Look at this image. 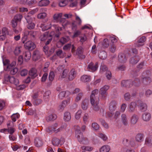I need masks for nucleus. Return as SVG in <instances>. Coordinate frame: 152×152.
Here are the masks:
<instances>
[{
	"label": "nucleus",
	"mask_w": 152,
	"mask_h": 152,
	"mask_svg": "<svg viewBox=\"0 0 152 152\" xmlns=\"http://www.w3.org/2000/svg\"><path fill=\"white\" fill-rule=\"evenodd\" d=\"M55 30V32L52 31L49 35L48 32H45L43 35L40 37L41 41H44L47 39L46 45L49 44L52 40V36H55L58 37L61 34L60 31L62 30V28L59 27L58 25H54L53 26Z\"/></svg>",
	"instance_id": "obj_1"
},
{
	"label": "nucleus",
	"mask_w": 152,
	"mask_h": 152,
	"mask_svg": "<svg viewBox=\"0 0 152 152\" xmlns=\"http://www.w3.org/2000/svg\"><path fill=\"white\" fill-rule=\"evenodd\" d=\"M98 90L95 89L92 92L90 96V101L91 104L93 107L94 110L97 111L99 110L98 105L99 101V98L95 96V95L98 93Z\"/></svg>",
	"instance_id": "obj_2"
},
{
	"label": "nucleus",
	"mask_w": 152,
	"mask_h": 152,
	"mask_svg": "<svg viewBox=\"0 0 152 152\" xmlns=\"http://www.w3.org/2000/svg\"><path fill=\"white\" fill-rule=\"evenodd\" d=\"M77 129L75 132V136L77 138L79 142L80 143L83 144H87L89 143L88 139L86 137H84L83 133H82L80 130L77 129L79 127L78 126H76Z\"/></svg>",
	"instance_id": "obj_3"
},
{
	"label": "nucleus",
	"mask_w": 152,
	"mask_h": 152,
	"mask_svg": "<svg viewBox=\"0 0 152 152\" xmlns=\"http://www.w3.org/2000/svg\"><path fill=\"white\" fill-rule=\"evenodd\" d=\"M62 15V13H56L53 15V18L54 20L57 22H60L62 23V26L64 27L68 24L69 22L65 19L61 18Z\"/></svg>",
	"instance_id": "obj_4"
},
{
	"label": "nucleus",
	"mask_w": 152,
	"mask_h": 152,
	"mask_svg": "<svg viewBox=\"0 0 152 152\" xmlns=\"http://www.w3.org/2000/svg\"><path fill=\"white\" fill-rule=\"evenodd\" d=\"M150 73V72L149 71H147L143 72L141 81L144 84L148 85L151 82V79L147 76V75Z\"/></svg>",
	"instance_id": "obj_5"
},
{
	"label": "nucleus",
	"mask_w": 152,
	"mask_h": 152,
	"mask_svg": "<svg viewBox=\"0 0 152 152\" xmlns=\"http://www.w3.org/2000/svg\"><path fill=\"white\" fill-rule=\"evenodd\" d=\"M14 124L11 121H9L7 124V129H4L1 130L4 132L7 131L10 134H13L15 131V129L14 127Z\"/></svg>",
	"instance_id": "obj_6"
},
{
	"label": "nucleus",
	"mask_w": 152,
	"mask_h": 152,
	"mask_svg": "<svg viewBox=\"0 0 152 152\" xmlns=\"http://www.w3.org/2000/svg\"><path fill=\"white\" fill-rule=\"evenodd\" d=\"M22 18L23 16L20 14H17L15 16L11 21L12 27L14 28H15L17 26L18 23L21 22Z\"/></svg>",
	"instance_id": "obj_7"
},
{
	"label": "nucleus",
	"mask_w": 152,
	"mask_h": 152,
	"mask_svg": "<svg viewBox=\"0 0 152 152\" xmlns=\"http://www.w3.org/2000/svg\"><path fill=\"white\" fill-rule=\"evenodd\" d=\"M3 62L4 66V70L6 71H8L9 69H10L13 66H15L16 64V62L15 61H13L10 64L9 60L7 59H3Z\"/></svg>",
	"instance_id": "obj_8"
},
{
	"label": "nucleus",
	"mask_w": 152,
	"mask_h": 152,
	"mask_svg": "<svg viewBox=\"0 0 152 152\" xmlns=\"http://www.w3.org/2000/svg\"><path fill=\"white\" fill-rule=\"evenodd\" d=\"M65 142V139L63 137H61L60 139L56 137L53 138L52 143L53 145L58 146V145H62Z\"/></svg>",
	"instance_id": "obj_9"
},
{
	"label": "nucleus",
	"mask_w": 152,
	"mask_h": 152,
	"mask_svg": "<svg viewBox=\"0 0 152 152\" xmlns=\"http://www.w3.org/2000/svg\"><path fill=\"white\" fill-rule=\"evenodd\" d=\"M58 126V124L55 123L52 126L49 127L46 129L47 132L49 133L51 132L52 131H54L55 133H57L62 130L63 129V127L62 126L61 127L56 130Z\"/></svg>",
	"instance_id": "obj_10"
},
{
	"label": "nucleus",
	"mask_w": 152,
	"mask_h": 152,
	"mask_svg": "<svg viewBox=\"0 0 152 152\" xmlns=\"http://www.w3.org/2000/svg\"><path fill=\"white\" fill-rule=\"evenodd\" d=\"M25 18L28 23L27 25V28L29 29H33L35 27V25L34 23L32 22L33 21L32 18L29 15H27L25 16Z\"/></svg>",
	"instance_id": "obj_11"
},
{
	"label": "nucleus",
	"mask_w": 152,
	"mask_h": 152,
	"mask_svg": "<svg viewBox=\"0 0 152 152\" xmlns=\"http://www.w3.org/2000/svg\"><path fill=\"white\" fill-rule=\"evenodd\" d=\"M134 82H133L132 83V84H131V83L132 82L131 80H127L126 81L123 80L121 82V85L122 86L124 87H131L133 85L136 86V85L135 83L136 82L135 81L137 82H140V80L138 79H136L134 80Z\"/></svg>",
	"instance_id": "obj_12"
},
{
	"label": "nucleus",
	"mask_w": 152,
	"mask_h": 152,
	"mask_svg": "<svg viewBox=\"0 0 152 152\" xmlns=\"http://www.w3.org/2000/svg\"><path fill=\"white\" fill-rule=\"evenodd\" d=\"M24 48L29 50H32L36 47L34 43L31 41H28L25 43Z\"/></svg>",
	"instance_id": "obj_13"
},
{
	"label": "nucleus",
	"mask_w": 152,
	"mask_h": 152,
	"mask_svg": "<svg viewBox=\"0 0 152 152\" xmlns=\"http://www.w3.org/2000/svg\"><path fill=\"white\" fill-rule=\"evenodd\" d=\"M116 102L115 101H113L110 102L109 107V109L110 112V114L109 113H107L106 114L109 117H111L112 116V112L115 110L116 108Z\"/></svg>",
	"instance_id": "obj_14"
},
{
	"label": "nucleus",
	"mask_w": 152,
	"mask_h": 152,
	"mask_svg": "<svg viewBox=\"0 0 152 152\" xmlns=\"http://www.w3.org/2000/svg\"><path fill=\"white\" fill-rule=\"evenodd\" d=\"M98 63L96 62L94 64L92 62H91L88 66V69L89 71L94 72L96 71L98 68Z\"/></svg>",
	"instance_id": "obj_15"
},
{
	"label": "nucleus",
	"mask_w": 152,
	"mask_h": 152,
	"mask_svg": "<svg viewBox=\"0 0 152 152\" xmlns=\"http://www.w3.org/2000/svg\"><path fill=\"white\" fill-rule=\"evenodd\" d=\"M76 71L74 69H72L69 72L68 79L69 80H72L76 77Z\"/></svg>",
	"instance_id": "obj_16"
},
{
	"label": "nucleus",
	"mask_w": 152,
	"mask_h": 152,
	"mask_svg": "<svg viewBox=\"0 0 152 152\" xmlns=\"http://www.w3.org/2000/svg\"><path fill=\"white\" fill-rule=\"evenodd\" d=\"M109 86H104L101 88L99 92L100 94L102 96L103 98H105L107 95V91L109 89Z\"/></svg>",
	"instance_id": "obj_17"
},
{
	"label": "nucleus",
	"mask_w": 152,
	"mask_h": 152,
	"mask_svg": "<svg viewBox=\"0 0 152 152\" xmlns=\"http://www.w3.org/2000/svg\"><path fill=\"white\" fill-rule=\"evenodd\" d=\"M40 27L42 28V31H45L50 28L51 27V23L50 22L45 23H42Z\"/></svg>",
	"instance_id": "obj_18"
},
{
	"label": "nucleus",
	"mask_w": 152,
	"mask_h": 152,
	"mask_svg": "<svg viewBox=\"0 0 152 152\" xmlns=\"http://www.w3.org/2000/svg\"><path fill=\"white\" fill-rule=\"evenodd\" d=\"M8 34V31L7 28L4 27L2 29V34L0 35V40L2 41L5 39L6 37V35Z\"/></svg>",
	"instance_id": "obj_19"
},
{
	"label": "nucleus",
	"mask_w": 152,
	"mask_h": 152,
	"mask_svg": "<svg viewBox=\"0 0 152 152\" xmlns=\"http://www.w3.org/2000/svg\"><path fill=\"white\" fill-rule=\"evenodd\" d=\"M34 144L36 147H40L42 146L43 144L42 139L40 137H36L34 140Z\"/></svg>",
	"instance_id": "obj_20"
},
{
	"label": "nucleus",
	"mask_w": 152,
	"mask_h": 152,
	"mask_svg": "<svg viewBox=\"0 0 152 152\" xmlns=\"http://www.w3.org/2000/svg\"><path fill=\"white\" fill-rule=\"evenodd\" d=\"M7 81H9L10 83L14 84L16 86H17L19 84L18 80L13 76H9Z\"/></svg>",
	"instance_id": "obj_21"
},
{
	"label": "nucleus",
	"mask_w": 152,
	"mask_h": 152,
	"mask_svg": "<svg viewBox=\"0 0 152 152\" xmlns=\"http://www.w3.org/2000/svg\"><path fill=\"white\" fill-rule=\"evenodd\" d=\"M146 40V38L145 37H142L140 38L137 42L136 44V47H139L144 45V42Z\"/></svg>",
	"instance_id": "obj_22"
},
{
	"label": "nucleus",
	"mask_w": 152,
	"mask_h": 152,
	"mask_svg": "<svg viewBox=\"0 0 152 152\" xmlns=\"http://www.w3.org/2000/svg\"><path fill=\"white\" fill-rule=\"evenodd\" d=\"M83 48L82 47H80L77 48L76 52V55H78V56L81 58H84L85 56L83 55Z\"/></svg>",
	"instance_id": "obj_23"
},
{
	"label": "nucleus",
	"mask_w": 152,
	"mask_h": 152,
	"mask_svg": "<svg viewBox=\"0 0 152 152\" xmlns=\"http://www.w3.org/2000/svg\"><path fill=\"white\" fill-rule=\"evenodd\" d=\"M70 99H68L67 100L63 101L61 104L60 106V109L62 110L64 108L66 107L67 105L70 102Z\"/></svg>",
	"instance_id": "obj_24"
},
{
	"label": "nucleus",
	"mask_w": 152,
	"mask_h": 152,
	"mask_svg": "<svg viewBox=\"0 0 152 152\" xmlns=\"http://www.w3.org/2000/svg\"><path fill=\"white\" fill-rule=\"evenodd\" d=\"M136 104L134 102H132L128 106V111L130 112H132L134 110Z\"/></svg>",
	"instance_id": "obj_25"
},
{
	"label": "nucleus",
	"mask_w": 152,
	"mask_h": 152,
	"mask_svg": "<svg viewBox=\"0 0 152 152\" xmlns=\"http://www.w3.org/2000/svg\"><path fill=\"white\" fill-rule=\"evenodd\" d=\"M69 72V70L68 69H65L60 74V77L62 78H67Z\"/></svg>",
	"instance_id": "obj_26"
},
{
	"label": "nucleus",
	"mask_w": 152,
	"mask_h": 152,
	"mask_svg": "<svg viewBox=\"0 0 152 152\" xmlns=\"http://www.w3.org/2000/svg\"><path fill=\"white\" fill-rule=\"evenodd\" d=\"M110 147L108 145L103 146L100 149V152H110Z\"/></svg>",
	"instance_id": "obj_27"
},
{
	"label": "nucleus",
	"mask_w": 152,
	"mask_h": 152,
	"mask_svg": "<svg viewBox=\"0 0 152 152\" xmlns=\"http://www.w3.org/2000/svg\"><path fill=\"white\" fill-rule=\"evenodd\" d=\"M29 75L32 79L34 78L37 76V71L35 68H32L29 72Z\"/></svg>",
	"instance_id": "obj_28"
},
{
	"label": "nucleus",
	"mask_w": 152,
	"mask_h": 152,
	"mask_svg": "<svg viewBox=\"0 0 152 152\" xmlns=\"http://www.w3.org/2000/svg\"><path fill=\"white\" fill-rule=\"evenodd\" d=\"M15 66H12L10 69H9L7 71H10V73L12 75H15L18 72V68L15 67Z\"/></svg>",
	"instance_id": "obj_29"
},
{
	"label": "nucleus",
	"mask_w": 152,
	"mask_h": 152,
	"mask_svg": "<svg viewBox=\"0 0 152 152\" xmlns=\"http://www.w3.org/2000/svg\"><path fill=\"white\" fill-rule=\"evenodd\" d=\"M70 94L69 92L68 91H62L58 95V97L60 99H62L66 96H68Z\"/></svg>",
	"instance_id": "obj_30"
},
{
	"label": "nucleus",
	"mask_w": 152,
	"mask_h": 152,
	"mask_svg": "<svg viewBox=\"0 0 152 152\" xmlns=\"http://www.w3.org/2000/svg\"><path fill=\"white\" fill-rule=\"evenodd\" d=\"M91 80V77L89 76L84 75L82 76L81 77V81L83 82H89Z\"/></svg>",
	"instance_id": "obj_31"
},
{
	"label": "nucleus",
	"mask_w": 152,
	"mask_h": 152,
	"mask_svg": "<svg viewBox=\"0 0 152 152\" xmlns=\"http://www.w3.org/2000/svg\"><path fill=\"white\" fill-rule=\"evenodd\" d=\"M138 117L135 115H133L132 116L130 119V123L132 124H134L137 122L138 119Z\"/></svg>",
	"instance_id": "obj_32"
},
{
	"label": "nucleus",
	"mask_w": 152,
	"mask_h": 152,
	"mask_svg": "<svg viewBox=\"0 0 152 152\" xmlns=\"http://www.w3.org/2000/svg\"><path fill=\"white\" fill-rule=\"evenodd\" d=\"M31 57V54L29 51H27L25 52L24 54V58L25 61L29 60Z\"/></svg>",
	"instance_id": "obj_33"
},
{
	"label": "nucleus",
	"mask_w": 152,
	"mask_h": 152,
	"mask_svg": "<svg viewBox=\"0 0 152 152\" xmlns=\"http://www.w3.org/2000/svg\"><path fill=\"white\" fill-rule=\"evenodd\" d=\"M71 118V114L69 112H66L64 113V119L65 121H69Z\"/></svg>",
	"instance_id": "obj_34"
},
{
	"label": "nucleus",
	"mask_w": 152,
	"mask_h": 152,
	"mask_svg": "<svg viewBox=\"0 0 152 152\" xmlns=\"http://www.w3.org/2000/svg\"><path fill=\"white\" fill-rule=\"evenodd\" d=\"M39 53L38 50H35L33 52V58L34 60L36 61L40 58Z\"/></svg>",
	"instance_id": "obj_35"
},
{
	"label": "nucleus",
	"mask_w": 152,
	"mask_h": 152,
	"mask_svg": "<svg viewBox=\"0 0 152 152\" xmlns=\"http://www.w3.org/2000/svg\"><path fill=\"white\" fill-rule=\"evenodd\" d=\"M49 3V1L48 0H41L39 1V5L40 6H46Z\"/></svg>",
	"instance_id": "obj_36"
},
{
	"label": "nucleus",
	"mask_w": 152,
	"mask_h": 152,
	"mask_svg": "<svg viewBox=\"0 0 152 152\" xmlns=\"http://www.w3.org/2000/svg\"><path fill=\"white\" fill-rule=\"evenodd\" d=\"M20 115L18 113L13 114L11 116V118L12 121V122H14L16 121V120L19 118Z\"/></svg>",
	"instance_id": "obj_37"
},
{
	"label": "nucleus",
	"mask_w": 152,
	"mask_h": 152,
	"mask_svg": "<svg viewBox=\"0 0 152 152\" xmlns=\"http://www.w3.org/2000/svg\"><path fill=\"white\" fill-rule=\"evenodd\" d=\"M56 55L60 58H63L65 56V53H63L61 50H59L56 52Z\"/></svg>",
	"instance_id": "obj_38"
},
{
	"label": "nucleus",
	"mask_w": 152,
	"mask_h": 152,
	"mask_svg": "<svg viewBox=\"0 0 152 152\" xmlns=\"http://www.w3.org/2000/svg\"><path fill=\"white\" fill-rule=\"evenodd\" d=\"M151 114L149 113H146L143 115L142 118L145 121L149 120L151 118Z\"/></svg>",
	"instance_id": "obj_39"
},
{
	"label": "nucleus",
	"mask_w": 152,
	"mask_h": 152,
	"mask_svg": "<svg viewBox=\"0 0 152 152\" xmlns=\"http://www.w3.org/2000/svg\"><path fill=\"white\" fill-rule=\"evenodd\" d=\"M56 118V115L55 114H52L47 117L46 120L48 121L55 120Z\"/></svg>",
	"instance_id": "obj_40"
},
{
	"label": "nucleus",
	"mask_w": 152,
	"mask_h": 152,
	"mask_svg": "<svg viewBox=\"0 0 152 152\" xmlns=\"http://www.w3.org/2000/svg\"><path fill=\"white\" fill-rule=\"evenodd\" d=\"M136 141L137 142H141L143 139V135L141 134H137L135 137Z\"/></svg>",
	"instance_id": "obj_41"
},
{
	"label": "nucleus",
	"mask_w": 152,
	"mask_h": 152,
	"mask_svg": "<svg viewBox=\"0 0 152 152\" xmlns=\"http://www.w3.org/2000/svg\"><path fill=\"white\" fill-rule=\"evenodd\" d=\"M121 118L123 124L125 125H126L128 123L126 115L125 114H123L122 115Z\"/></svg>",
	"instance_id": "obj_42"
},
{
	"label": "nucleus",
	"mask_w": 152,
	"mask_h": 152,
	"mask_svg": "<svg viewBox=\"0 0 152 152\" xmlns=\"http://www.w3.org/2000/svg\"><path fill=\"white\" fill-rule=\"evenodd\" d=\"M99 56L100 58L104 59L106 58L107 55L106 52L104 51H103L100 52L99 54Z\"/></svg>",
	"instance_id": "obj_43"
},
{
	"label": "nucleus",
	"mask_w": 152,
	"mask_h": 152,
	"mask_svg": "<svg viewBox=\"0 0 152 152\" xmlns=\"http://www.w3.org/2000/svg\"><path fill=\"white\" fill-rule=\"evenodd\" d=\"M145 144L147 145H150L152 144V136L150 137H146Z\"/></svg>",
	"instance_id": "obj_44"
},
{
	"label": "nucleus",
	"mask_w": 152,
	"mask_h": 152,
	"mask_svg": "<svg viewBox=\"0 0 152 152\" xmlns=\"http://www.w3.org/2000/svg\"><path fill=\"white\" fill-rule=\"evenodd\" d=\"M68 1L67 0H63L59 2V5L61 7H64L68 4Z\"/></svg>",
	"instance_id": "obj_45"
},
{
	"label": "nucleus",
	"mask_w": 152,
	"mask_h": 152,
	"mask_svg": "<svg viewBox=\"0 0 152 152\" xmlns=\"http://www.w3.org/2000/svg\"><path fill=\"white\" fill-rule=\"evenodd\" d=\"M81 149L83 150H85L87 151H90L92 150L93 148L92 147L88 146H83L81 147Z\"/></svg>",
	"instance_id": "obj_46"
},
{
	"label": "nucleus",
	"mask_w": 152,
	"mask_h": 152,
	"mask_svg": "<svg viewBox=\"0 0 152 152\" xmlns=\"http://www.w3.org/2000/svg\"><path fill=\"white\" fill-rule=\"evenodd\" d=\"M98 136L99 137L104 141H106L107 140L108 138L107 136L104 134L102 133H99Z\"/></svg>",
	"instance_id": "obj_47"
},
{
	"label": "nucleus",
	"mask_w": 152,
	"mask_h": 152,
	"mask_svg": "<svg viewBox=\"0 0 152 152\" xmlns=\"http://www.w3.org/2000/svg\"><path fill=\"white\" fill-rule=\"evenodd\" d=\"M47 14L45 12H42L39 14L37 16L38 19H43L47 16Z\"/></svg>",
	"instance_id": "obj_48"
},
{
	"label": "nucleus",
	"mask_w": 152,
	"mask_h": 152,
	"mask_svg": "<svg viewBox=\"0 0 152 152\" xmlns=\"http://www.w3.org/2000/svg\"><path fill=\"white\" fill-rule=\"evenodd\" d=\"M87 104V100L84 101L82 102L81 106L82 109L83 110H87L88 108Z\"/></svg>",
	"instance_id": "obj_49"
},
{
	"label": "nucleus",
	"mask_w": 152,
	"mask_h": 152,
	"mask_svg": "<svg viewBox=\"0 0 152 152\" xmlns=\"http://www.w3.org/2000/svg\"><path fill=\"white\" fill-rule=\"evenodd\" d=\"M69 37H67L66 38L62 37L60 39V42L62 44H64L69 41Z\"/></svg>",
	"instance_id": "obj_50"
},
{
	"label": "nucleus",
	"mask_w": 152,
	"mask_h": 152,
	"mask_svg": "<svg viewBox=\"0 0 152 152\" xmlns=\"http://www.w3.org/2000/svg\"><path fill=\"white\" fill-rule=\"evenodd\" d=\"M140 108L142 111H144L147 109V106L145 104L142 103L140 104Z\"/></svg>",
	"instance_id": "obj_51"
},
{
	"label": "nucleus",
	"mask_w": 152,
	"mask_h": 152,
	"mask_svg": "<svg viewBox=\"0 0 152 152\" xmlns=\"http://www.w3.org/2000/svg\"><path fill=\"white\" fill-rule=\"evenodd\" d=\"M102 46L104 48H107L109 46V41L107 39H104L103 42Z\"/></svg>",
	"instance_id": "obj_52"
},
{
	"label": "nucleus",
	"mask_w": 152,
	"mask_h": 152,
	"mask_svg": "<svg viewBox=\"0 0 152 152\" xmlns=\"http://www.w3.org/2000/svg\"><path fill=\"white\" fill-rule=\"evenodd\" d=\"M42 100L40 99H37L33 101V103L34 105H38L42 103Z\"/></svg>",
	"instance_id": "obj_53"
},
{
	"label": "nucleus",
	"mask_w": 152,
	"mask_h": 152,
	"mask_svg": "<svg viewBox=\"0 0 152 152\" xmlns=\"http://www.w3.org/2000/svg\"><path fill=\"white\" fill-rule=\"evenodd\" d=\"M89 118L88 115L87 113H85L83 117V120L84 123L86 124L88 121Z\"/></svg>",
	"instance_id": "obj_54"
},
{
	"label": "nucleus",
	"mask_w": 152,
	"mask_h": 152,
	"mask_svg": "<svg viewBox=\"0 0 152 152\" xmlns=\"http://www.w3.org/2000/svg\"><path fill=\"white\" fill-rule=\"evenodd\" d=\"M80 33L81 32L80 31L78 30H76L73 33V34L72 36V37L73 39L79 36Z\"/></svg>",
	"instance_id": "obj_55"
},
{
	"label": "nucleus",
	"mask_w": 152,
	"mask_h": 152,
	"mask_svg": "<svg viewBox=\"0 0 152 152\" xmlns=\"http://www.w3.org/2000/svg\"><path fill=\"white\" fill-rule=\"evenodd\" d=\"M82 112L81 110H79L76 113L75 115V118L77 119H79L81 115Z\"/></svg>",
	"instance_id": "obj_56"
},
{
	"label": "nucleus",
	"mask_w": 152,
	"mask_h": 152,
	"mask_svg": "<svg viewBox=\"0 0 152 152\" xmlns=\"http://www.w3.org/2000/svg\"><path fill=\"white\" fill-rule=\"evenodd\" d=\"M55 77L54 72H50L49 77V79L50 81H52L54 79Z\"/></svg>",
	"instance_id": "obj_57"
},
{
	"label": "nucleus",
	"mask_w": 152,
	"mask_h": 152,
	"mask_svg": "<svg viewBox=\"0 0 152 152\" xmlns=\"http://www.w3.org/2000/svg\"><path fill=\"white\" fill-rule=\"evenodd\" d=\"M80 41L81 42H83L87 40V37L85 34H84L83 36H81L80 37Z\"/></svg>",
	"instance_id": "obj_58"
},
{
	"label": "nucleus",
	"mask_w": 152,
	"mask_h": 152,
	"mask_svg": "<svg viewBox=\"0 0 152 152\" xmlns=\"http://www.w3.org/2000/svg\"><path fill=\"white\" fill-rule=\"evenodd\" d=\"M18 85L17 86H16V89L17 90H23L26 87V86L24 84L20 85Z\"/></svg>",
	"instance_id": "obj_59"
},
{
	"label": "nucleus",
	"mask_w": 152,
	"mask_h": 152,
	"mask_svg": "<svg viewBox=\"0 0 152 152\" xmlns=\"http://www.w3.org/2000/svg\"><path fill=\"white\" fill-rule=\"evenodd\" d=\"M28 73V71L26 69H23L20 72V74L22 76H25Z\"/></svg>",
	"instance_id": "obj_60"
},
{
	"label": "nucleus",
	"mask_w": 152,
	"mask_h": 152,
	"mask_svg": "<svg viewBox=\"0 0 152 152\" xmlns=\"http://www.w3.org/2000/svg\"><path fill=\"white\" fill-rule=\"evenodd\" d=\"M48 75V73L47 72H45L41 78V81L42 82H45V81L47 79Z\"/></svg>",
	"instance_id": "obj_61"
},
{
	"label": "nucleus",
	"mask_w": 152,
	"mask_h": 152,
	"mask_svg": "<svg viewBox=\"0 0 152 152\" xmlns=\"http://www.w3.org/2000/svg\"><path fill=\"white\" fill-rule=\"evenodd\" d=\"M20 48L18 47L16 48L14 51V53L16 55H18L20 53Z\"/></svg>",
	"instance_id": "obj_62"
},
{
	"label": "nucleus",
	"mask_w": 152,
	"mask_h": 152,
	"mask_svg": "<svg viewBox=\"0 0 152 152\" xmlns=\"http://www.w3.org/2000/svg\"><path fill=\"white\" fill-rule=\"evenodd\" d=\"M118 57L120 61L122 60L123 62H125L126 60V59L124 55L119 54L118 56Z\"/></svg>",
	"instance_id": "obj_63"
},
{
	"label": "nucleus",
	"mask_w": 152,
	"mask_h": 152,
	"mask_svg": "<svg viewBox=\"0 0 152 152\" xmlns=\"http://www.w3.org/2000/svg\"><path fill=\"white\" fill-rule=\"evenodd\" d=\"M92 126L93 129L95 130H98L99 128V125L96 123H92Z\"/></svg>",
	"instance_id": "obj_64"
}]
</instances>
